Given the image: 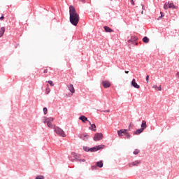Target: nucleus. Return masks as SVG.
<instances>
[{
    "instance_id": "f257e3e1",
    "label": "nucleus",
    "mask_w": 179,
    "mask_h": 179,
    "mask_svg": "<svg viewBox=\"0 0 179 179\" xmlns=\"http://www.w3.org/2000/svg\"><path fill=\"white\" fill-rule=\"evenodd\" d=\"M70 23L73 26H78L79 23V14L76 12V9L73 6H69Z\"/></svg>"
},
{
    "instance_id": "f03ea898",
    "label": "nucleus",
    "mask_w": 179,
    "mask_h": 179,
    "mask_svg": "<svg viewBox=\"0 0 179 179\" xmlns=\"http://www.w3.org/2000/svg\"><path fill=\"white\" fill-rule=\"evenodd\" d=\"M43 122L44 124H47V127L50 128V129H54L55 127V125L52 124V122H54V117H45Z\"/></svg>"
},
{
    "instance_id": "7ed1b4c3",
    "label": "nucleus",
    "mask_w": 179,
    "mask_h": 179,
    "mask_svg": "<svg viewBox=\"0 0 179 179\" xmlns=\"http://www.w3.org/2000/svg\"><path fill=\"white\" fill-rule=\"evenodd\" d=\"M53 129L55 134H57V135H59V136H62V138H65V136H66V134H65V131H64V130H62V129H61L60 127L55 126Z\"/></svg>"
},
{
    "instance_id": "20e7f679",
    "label": "nucleus",
    "mask_w": 179,
    "mask_h": 179,
    "mask_svg": "<svg viewBox=\"0 0 179 179\" xmlns=\"http://www.w3.org/2000/svg\"><path fill=\"white\" fill-rule=\"evenodd\" d=\"M178 7H177L174 3L166 2L164 5V9L165 10H167V9H177Z\"/></svg>"
},
{
    "instance_id": "39448f33",
    "label": "nucleus",
    "mask_w": 179,
    "mask_h": 179,
    "mask_svg": "<svg viewBox=\"0 0 179 179\" xmlns=\"http://www.w3.org/2000/svg\"><path fill=\"white\" fill-rule=\"evenodd\" d=\"M104 148H106V145H96L90 148V152H97V150H101V149H104Z\"/></svg>"
},
{
    "instance_id": "423d86ee",
    "label": "nucleus",
    "mask_w": 179,
    "mask_h": 179,
    "mask_svg": "<svg viewBox=\"0 0 179 179\" xmlns=\"http://www.w3.org/2000/svg\"><path fill=\"white\" fill-rule=\"evenodd\" d=\"M101 139H103V134L101 133L95 134L94 136V141H95V142H97V141H101Z\"/></svg>"
},
{
    "instance_id": "0eeeda50",
    "label": "nucleus",
    "mask_w": 179,
    "mask_h": 179,
    "mask_svg": "<svg viewBox=\"0 0 179 179\" xmlns=\"http://www.w3.org/2000/svg\"><path fill=\"white\" fill-rule=\"evenodd\" d=\"M96 167L101 169V167H103V161H99L96 163V166H92V170L96 169Z\"/></svg>"
},
{
    "instance_id": "6e6552de",
    "label": "nucleus",
    "mask_w": 179,
    "mask_h": 179,
    "mask_svg": "<svg viewBox=\"0 0 179 179\" xmlns=\"http://www.w3.org/2000/svg\"><path fill=\"white\" fill-rule=\"evenodd\" d=\"M127 134V129H120L117 131V134L120 138H122L123 134L125 135Z\"/></svg>"
},
{
    "instance_id": "1a4fd4ad",
    "label": "nucleus",
    "mask_w": 179,
    "mask_h": 179,
    "mask_svg": "<svg viewBox=\"0 0 179 179\" xmlns=\"http://www.w3.org/2000/svg\"><path fill=\"white\" fill-rule=\"evenodd\" d=\"M78 137L83 141H87V139H89V135L86 134H80L78 135Z\"/></svg>"
},
{
    "instance_id": "9d476101",
    "label": "nucleus",
    "mask_w": 179,
    "mask_h": 179,
    "mask_svg": "<svg viewBox=\"0 0 179 179\" xmlns=\"http://www.w3.org/2000/svg\"><path fill=\"white\" fill-rule=\"evenodd\" d=\"M102 85L105 89H107V87H110V86H111V83H110L108 80L102 81Z\"/></svg>"
},
{
    "instance_id": "9b49d317",
    "label": "nucleus",
    "mask_w": 179,
    "mask_h": 179,
    "mask_svg": "<svg viewBox=\"0 0 179 179\" xmlns=\"http://www.w3.org/2000/svg\"><path fill=\"white\" fill-rule=\"evenodd\" d=\"M90 125H91V127H90V129H91V131H93L94 132H96V124H92V122L90 121H88Z\"/></svg>"
},
{
    "instance_id": "f8f14e48",
    "label": "nucleus",
    "mask_w": 179,
    "mask_h": 179,
    "mask_svg": "<svg viewBox=\"0 0 179 179\" xmlns=\"http://www.w3.org/2000/svg\"><path fill=\"white\" fill-rule=\"evenodd\" d=\"M131 85L134 87H135L136 89H139V87H141V86H139V85H138V83H136L135 79H133L131 81Z\"/></svg>"
},
{
    "instance_id": "ddd939ff",
    "label": "nucleus",
    "mask_w": 179,
    "mask_h": 179,
    "mask_svg": "<svg viewBox=\"0 0 179 179\" xmlns=\"http://www.w3.org/2000/svg\"><path fill=\"white\" fill-rule=\"evenodd\" d=\"M68 89L73 94L75 93V88L73 87V85L70 84L68 85Z\"/></svg>"
},
{
    "instance_id": "4468645a",
    "label": "nucleus",
    "mask_w": 179,
    "mask_h": 179,
    "mask_svg": "<svg viewBox=\"0 0 179 179\" xmlns=\"http://www.w3.org/2000/svg\"><path fill=\"white\" fill-rule=\"evenodd\" d=\"M146 128H148V125L146 124V121L143 120L142 123H141V129H143V131H145V129H146Z\"/></svg>"
},
{
    "instance_id": "2eb2a0df",
    "label": "nucleus",
    "mask_w": 179,
    "mask_h": 179,
    "mask_svg": "<svg viewBox=\"0 0 179 179\" xmlns=\"http://www.w3.org/2000/svg\"><path fill=\"white\" fill-rule=\"evenodd\" d=\"M141 164V161H135L129 164V167H134V166H138V164Z\"/></svg>"
},
{
    "instance_id": "dca6fc26",
    "label": "nucleus",
    "mask_w": 179,
    "mask_h": 179,
    "mask_svg": "<svg viewBox=\"0 0 179 179\" xmlns=\"http://www.w3.org/2000/svg\"><path fill=\"white\" fill-rule=\"evenodd\" d=\"M103 29L106 33H113V31H114L113 29H111V28L107 26L103 27Z\"/></svg>"
},
{
    "instance_id": "f3484780",
    "label": "nucleus",
    "mask_w": 179,
    "mask_h": 179,
    "mask_svg": "<svg viewBox=\"0 0 179 179\" xmlns=\"http://www.w3.org/2000/svg\"><path fill=\"white\" fill-rule=\"evenodd\" d=\"M143 132V129H138L136 131L134 132V135H139Z\"/></svg>"
},
{
    "instance_id": "a211bd4d",
    "label": "nucleus",
    "mask_w": 179,
    "mask_h": 179,
    "mask_svg": "<svg viewBox=\"0 0 179 179\" xmlns=\"http://www.w3.org/2000/svg\"><path fill=\"white\" fill-rule=\"evenodd\" d=\"M79 120H80L83 122H86V121L89 122V120H87V117H86L85 115L80 117Z\"/></svg>"
},
{
    "instance_id": "6ab92c4d",
    "label": "nucleus",
    "mask_w": 179,
    "mask_h": 179,
    "mask_svg": "<svg viewBox=\"0 0 179 179\" xmlns=\"http://www.w3.org/2000/svg\"><path fill=\"white\" fill-rule=\"evenodd\" d=\"M4 34H5V27H2L0 29V38L2 37V36H3Z\"/></svg>"
},
{
    "instance_id": "aec40b11",
    "label": "nucleus",
    "mask_w": 179,
    "mask_h": 179,
    "mask_svg": "<svg viewBox=\"0 0 179 179\" xmlns=\"http://www.w3.org/2000/svg\"><path fill=\"white\" fill-rule=\"evenodd\" d=\"M143 43H145V44H148V43H149V41H150V39L147 36H145L143 38Z\"/></svg>"
},
{
    "instance_id": "412c9836",
    "label": "nucleus",
    "mask_w": 179,
    "mask_h": 179,
    "mask_svg": "<svg viewBox=\"0 0 179 179\" xmlns=\"http://www.w3.org/2000/svg\"><path fill=\"white\" fill-rule=\"evenodd\" d=\"M153 89H156L158 92H160L162 90V86L157 87V85H153Z\"/></svg>"
},
{
    "instance_id": "4be33fe9",
    "label": "nucleus",
    "mask_w": 179,
    "mask_h": 179,
    "mask_svg": "<svg viewBox=\"0 0 179 179\" xmlns=\"http://www.w3.org/2000/svg\"><path fill=\"white\" fill-rule=\"evenodd\" d=\"M125 136L127 139H129V138H131V135L129 134V133L127 132L125 133Z\"/></svg>"
},
{
    "instance_id": "5701e85b",
    "label": "nucleus",
    "mask_w": 179,
    "mask_h": 179,
    "mask_svg": "<svg viewBox=\"0 0 179 179\" xmlns=\"http://www.w3.org/2000/svg\"><path fill=\"white\" fill-rule=\"evenodd\" d=\"M131 39L132 41H136V40H138V38L136 36H134L131 37Z\"/></svg>"
},
{
    "instance_id": "b1692460",
    "label": "nucleus",
    "mask_w": 179,
    "mask_h": 179,
    "mask_svg": "<svg viewBox=\"0 0 179 179\" xmlns=\"http://www.w3.org/2000/svg\"><path fill=\"white\" fill-rule=\"evenodd\" d=\"M83 149L85 152H90V148H89L88 147H84Z\"/></svg>"
},
{
    "instance_id": "393cba45",
    "label": "nucleus",
    "mask_w": 179,
    "mask_h": 179,
    "mask_svg": "<svg viewBox=\"0 0 179 179\" xmlns=\"http://www.w3.org/2000/svg\"><path fill=\"white\" fill-rule=\"evenodd\" d=\"M43 113L45 115H47V113H48V110L47 109V108H43Z\"/></svg>"
},
{
    "instance_id": "a878e982",
    "label": "nucleus",
    "mask_w": 179,
    "mask_h": 179,
    "mask_svg": "<svg viewBox=\"0 0 179 179\" xmlns=\"http://www.w3.org/2000/svg\"><path fill=\"white\" fill-rule=\"evenodd\" d=\"M134 155H138L139 153V150L136 149L134 151Z\"/></svg>"
},
{
    "instance_id": "bb28decb",
    "label": "nucleus",
    "mask_w": 179,
    "mask_h": 179,
    "mask_svg": "<svg viewBox=\"0 0 179 179\" xmlns=\"http://www.w3.org/2000/svg\"><path fill=\"white\" fill-rule=\"evenodd\" d=\"M36 179H44V176H38L36 178Z\"/></svg>"
},
{
    "instance_id": "cd10ccee",
    "label": "nucleus",
    "mask_w": 179,
    "mask_h": 179,
    "mask_svg": "<svg viewBox=\"0 0 179 179\" xmlns=\"http://www.w3.org/2000/svg\"><path fill=\"white\" fill-rule=\"evenodd\" d=\"M48 83H49V85H50L51 86H54V83L51 80L48 81Z\"/></svg>"
},
{
    "instance_id": "c85d7f7f",
    "label": "nucleus",
    "mask_w": 179,
    "mask_h": 179,
    "mask_svg": "<svg viewBox=\"0 0 179 179\" xmlns=\"http://www.w3.org/2000/svg\"><path fill=\"white\" fill-rule=\"evenodd\" d=\"M145 80H146L147 83H149V76H146Z\"/></svg>"
},
{
    "instance_id": "c756f323",
    "label": "nucleus",
    "mask_w": 179,
    "mask_h": 179,
    "mask_svg": "<svg viewBox=\"0 0 179 179\" xmlns=\"http://www.w3.org/2000/svg\"><path fill=\"white\" fill-rule=\"evenodd\" d=\"M130 1H131V5H133V6H134L135 1H134V0H130Z\"/></svg>"
},
{
    "instance_id": "7c9ffc66",
    "label": "nucleus",
    "mask_w": 179,
    "mask_h": 179,
    "mask_svg": "<svg viewBox=\"0 0 179 179\" xmlns=\"http://www.w3.org/2000/svg\"><path fill=\"white\" fill-rule=\"evenodd\" d=\"M46 92H47V94H48V93H50V88H47L46 89Z\"/></svg>"
},
{
    "instance_id": "2f4dec72",
    "label": "nucleus",
    "mask_w": 179,
    "mask_h": 179,
    "mask_svg": "<svg viewBox=\"0 0 179 179\" xmlns=\"http://www.w3.org/2000/svg\"><path fill=\"white\" fill-rule=\"evenodd\" d=\"M3 19H5V17H3V15H2V16L0 17V20H3Z\"/></svg>"
},
{
    "instance_id": "473e14b6",
    "label": "nucleus",
    "mask_w": 179,
    "mask_h": 179,
    "mask_svg": "<svg viewBox=\"0 0 179 179\" xmlns=\"http://www.w3.org/2000/svg\"><path fill=\"white\" fill-rule=\"evenodd\" d=\"M134 42V41H132V39H129V41H128V43H133Z\"/></svg>"
},
{
    "instance_id": "72a5a7b5",
    "label": "nucleus",
    "mask_w": 179,
    "mask_h": 179,
    "mask_svg": "<svg viewBox=\"0 0 179 179\" xmlns=\"http://www.w3.org/2000/svg\"><path fill=\"white\" fill-rule=\"evenodd\" d=\"M161 17H163L164 16V15L163 14V12H161Z\"/></svg>"
},
{
    "instance_id": "f704fd0d",
    "label": "nucleus",
    "mask_w": 179,
    "mask_h": 179,
    "mask_svg": "<svg viewBox=\"0 0 179 179\" xmlns=\"http://www.w3.org/2000/svg\"><path fill=\"white\" fill-rule=\"evenodd\" d=\"M47 72H48V69L44 70V71H43L44 73H47Z\"/></svg>"
},
{
    "instance_id": "c9c22d12",
    "label": "nucleus",
    "mask_w": 179,
    "mask_h": 179,
    "mask_svg": "<svg viewBox=\"0 0 179 179\" xmlns=\"http://www.w3.org/2000/svg\"><path fill=\"white\" fill-rule=\"evenodd\" d=\"M79 162H85V159H78Z\"/></svg>"
},
{
    "instance_id": "e433bc0d",
    "label": "nucleus",
    "mask_w": 179,
    "mask_h": 179,
    "mask_svg": "<svg viewBox=\"0 0 179 179\" xmlns=\"http://www.w3.org/2000/svg\"><path fill=\"white\" fill-rule=\"evenodd\" d=\"M80 2H83V3H85V2H86L85 0H80Z\"/></svg>"
},
{
    "instance_id": "4c0bfd02",
    "label": "nucleus",
    "mask_w": 179,
    "mask_h": 179,
    "mask_svg": "<svg viewBox=\"0 0 179 179\" xmlns=\"http://www.w3.org/2000/svg\"><path fill=\"white\" fill-rule=\"evenodd\" d=\"M104 112H105V113H109V112H110V110H105Z\"/></svg>"
},
{
    "instance_id": "58836bf2",
    "label": "nucleus",
    "mask_w": 179,
    "mask_h": 179,
    "mask_svg": "<svg viewBox=\"0 0 179 179\" xmlns=\"http://www.w3.org/2000/svg\"><path fill=\"white\" fill-rule=\"evenodd\" d=\"M141 15H143V11H141Z\"/></svg>"
},
{
    "instance_id": "ea45409f",
    "label": "nucleus",
    "mask_w": 179,
    "mask_h": 179,
    "mask_svg": "<svg viewBox=\"0 0 179 179\" xmlns=\"http://www.w3.org/2000/svg\"><path fill=\"white\" fill-rule=\"evenodd\" d=\"M129 73V71H125V73Z\"/></svg>"
},
{
    "instance_id": "a19ab883",
    "label": "nucleus",
    "mask_w": 179,
    "mask_h": 179,
    "mask_svg": "<svg viewBox=\"0 0 179 179\" xmlns=\"http://www.w3.org/2000/svg\"><path fill=\"white\" fill-rule=\"evenodd\" d=\"M73 156H75V153L73 154Z\"/></svg>"
}]
</instances>
